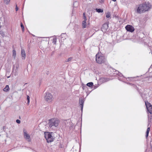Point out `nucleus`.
Instances as JSON below:
<instances>
[{
  "label": "nucleus",
  "instance_id": "nucleus-1",
  "mask_svg": "<svg viewBox=\"0 0 152 152\" xmlns=\"http://www.w3.org/2000/svg\"><path fill=\"white\" fill-rule=\"evenodd\" d=\"M151 5L148 3H145L144 4H140L137 9V13H140L148 11L151 8Z\"/></svg>",
  "mask_w": 152,
  "mask_h": 152
},
{
  "label": "nucleus",
  "instance_id": "nucleus-2",
  "mask_svg": "<svg viewBox=\"0 0 152 152\" xmlns=\"http://www.w3.org/2000/svg\"><path fill=\"white\" fill-rule=\"evenodd\" d=\"M59 121L56 118H53L49 120L48 125L50 128L54 129L58 125Z\"/></svg>",
  "mask_w": 152,
  "mask_h": 152
},
{
  "label": "nucleus",
  "instance_id": "nucleus-3",
  "mask_svg": "<svg viewBox=\"0 0 152 152\" xmlns=\"http://www.w3.org/2000/svg\"><path fill=\"white\" fill-rule=\"evenodd\" d=\"M96 61L97 63L101 64L105 62L106 59L103 56H100L99 55L97 54L96 55Z\"/></svg>",
  "mask_w": 152,
  "mask_h": 152
},
{
  "label": "nucleus",
  "instance_id": "nucleus-4",
  "mask_svg": "<svg viewBox=\"0 0 152 152\" xmlns=\"http://www.w3.org/2000/svg\"><path fill=\"white\" fill-rule=\"evenodd\" d=\"M45 99L46 101L50 102L53 100V96L50 93L46 92L45 94Z\"/></svg>",
  "mask_w": 152,
  "mask_h": 152
},
{
  "label": "nucleus",
  "instance_id": "nucleus-5",
  "mask_svg": "<svg viewBox=\"0 0 152 152\" xmlns=\"http://www.w3.org/2000/svg\"><path fill=\"white\" fill-rule=\"evenodd\" d=\"M45 137L48 142H51L53 141V137L52 136L51 134L48 132L45 133Z\"/></svg>",
  "mask_w": 152,
  "mask_h": 152
},
{
  "label": "nucleus",
  "instance_id": "nucleus-6",
  "mask_svg": "<svg viewBox=\"0 0 152 152\" xmlns=\"http://www.w3.org/2000/svg\"><path fill=\"white\" fill-rule=\"evenodd\" d=\"M145 104L146 106L148 111L150 114L152 113V105L148 102H145Z\"/></svg>",
  "mask_w": 152,
  "mask_h": 152
},
{
  "label": "nucleus",
  "instance_id": "nucleus-7",
  "mask_svg": "<svg viewBox=\"0 0 152 152\" xmlns=\"http://www.w3.org/2000/svg\"><path fill=\"white\" fill-rule=\"evenodd\" d=\"M23 135L25 138L26 140H27L28 142H30L31 141V139L30 136L27 133L26 131V130H23Z\"/></svg>",
  "mask_w": 152,
  "mask_h": 152
},
{
  "label": "nucleus",
  "instance_id": "nucleus-8",
  "mask_svg": "<svg viewBox=\"0 0 152 152\" xmlns=\"http://www.w3.org/2000/svg\"><path fill=\"white\" fill-rule=\"evenodd\" d=\"M125 28L127 31L131 32H133L134 30V27L129 25H127L126 26Z\"/></svg>",
  "mask_w": 152,
  "mask_h": 152
},
{
  "label": "nucleus",
  "instance_id": "nucleus-9",
  "mask_svg": "<svg viewBox=\"0 0 152 152\" xmlns=\"http://www.w3.org/2000/svg\"><path fill=\"white\" fill-rule=\"evenodd\" d=\"M108 24L107 23H104L102 27V31L103 32H105L108 28Z\"/></svg>",
  "mask_w": 152,
  "mask_h": 152
},
{
  "label": "nucleus",
  "instance_id": "nucleus-10",
  "mask_svg": "<svg viewBox=\"0 0 152 152\" xmlns=\"http://www.w3.org/2000/svg\"><path fill=\"white\" fill-rule=\"evenodd\" d=\"M84 103V101H83V99H81L79 100V104L80 105V107L81 108V110L82 111H83Z\"/></svg>",
  "mask_w": 152,
  "mask_h": 152
},
{
  "label": "nucleus",
  "instance_id": "nucleus-11",
  "mask_svg": "<svg viewBox=\"0 0 152 152\" xmlns=\"http://www.w3.org/2000/svg\"><path fill=\"white\" fill-rule=\"evenodd\" d=\"M21 56L23 57V59H25L26 56V53L25 51L23 49H22L21 51Z\"/></svg>",
  "mask_w": 152,
  "mask_h": 152
},
{
  "label": "nucleus",
  "instance_id": "nucleus-12",
  "mask_svg": "<svg viewBox=\"0 0 152 152\" xmlns=\"http://www.w3.org/2000/svg\"><path fill=\"white\" fill-rule=\"evenodd\" d=\"M9 90V88L8 85H6L5 87L4 88L3 91H7Z\"/></svg>",
  "mask_w": 152,
  "mask_h": 152
},
{
  "label": "nucleus",
  "instance_id": "nucleus-13",
  "mask_svg": "<svg viewBox=\"0 0 152 152\" xmlns=\"http://www.w3.org/2000/svg\"><path fill=\"white\" fill-rule=\"evenodd\" d=\"M93 85V83L92 82H89L87 83L86 84V86L89 87H92Z\"/></svg>",
  "mask_w": 152,
  "mask_h": 152
},
{
  "label": "nucleus",
  "instance_id": "nucleus-14",
  "mask_svg": "<svg viewBox=\"0 0 152 152\" xmlns=\"http://www.w3.org/2000/svg\"><path fill=\"white\" fill-rule=\"evenodd\" d=\"M150 127H148L147 131H146V137L147 138L148 136V134L149 133V132L150 131Z\"/></svg>",
  "mask_w": 152,
  "mask_h": 152
},
{
  "label": "nucleus",
  "instance_id": "nucleus-15",
  "mask_svg": "<svg viewBox=\"0 0 152 152\" xmlns=\"http://www.w3.org/2000/svg\"><path fill=\"white\" fill-rule=\"evenodd\" d=\"M82 26L83 28L86 27V21H83L82 22Z\"/></svg>",
  "mask_w": 152,
  "mask_h": 152
},
{
  "label": "nucleus",
  "instance_id": "nucleus-16",
  "mask_svg": "<svg viewBox=\"0 0 152 152\" xmlns=\"http://www.w3.org/2000/svg\"><path fill=\"white\" fill-rule=\"evenodd\" d=\"M96 10L99 13L102 12H103V9H96Z\"/></svg>",
  "mask_w": 152,
  "mask_h": 152
},
{
  "label": "nucleus",
  "instance_id": "nucleus-17",
  "mask_svg": "<svg viewBox=\"0 0 152 152\" xmlns=\"http://www.w3.org/2000/svg\"><path fill=\"white\" fill-rule=\"evenodd\" d=\"M73 58L72 57H70L68 59L66 60L65 62H69L71 61L72 60Z\"/></svg>",
  "mask_w": 152,
  "mask_h": 152
},
{
  "label": "nucleus",
  "instance_id": "nucleus-18",
  "mask_svg": "<svg viewBox=\"0 0 152 152\" xmlns=\"http://www.w3.org/2000/svg\"><path fill=\"white\" fill-rule=\"evenodd\" d=\"M110 16V12H107L106 13V17L107 18H109Z\"/></svg>",
  "mask_w": 152,
  "mask_h": 152
},
{
  "label": "nucleus",
  "instance_id": "nucleus-19",
  "mask_svg": "<svg viewBox=\"0 0 152 152\" xmlns=\"http://www.w3.org/2000/svg\"><path fill=\"white\" fill-rule=\"evenodd\" d=\"M4 1L6 4H8L10 1V0H4Z\"/></svg>",
  "mask_w": 152,
  "mask_h": 152
},
{
  "label": "nucleus",
  "instance_id": "nucleus-20",
  "mask_svg": "<svg viewBox=\"0 0 152 152\" xmlns=\"http://www.w3.org/2000/svg\"><path fill=\"white\" fill-rule=\"evenodd\" d=\"M56 38H54L53 39V43L54 44H56Z\"/></svg>",
  "mask_w": 152,
  "mask_h": 152
},
{
  "label": "nucleus",
  "instance_id": "nucleus-21",
  "mask_svg": "<svg viewBox=\"0 0 152 152\" xmlns=\"http://www.w3.org/2000/svg\"><path fill=\"white\" fill-rule=\"evenodd\" d=\"M16 55V51L15 50H13V56L15 58Z\"/></svg>",
  "mask_w": 152,
  "mask_h": 152
},
{
  "label": "nucleus",
  "instance_id": "nucleus-22",
  "mask_svg": "<svg viewBox=\"0 0 152 152\" xmlns=\"http://www.w3.org/2000/svg\"><path fill=\"white\" fill-rule=\"evenodd\" d=\"M83 19L84 20L83 21H86L87 20L86 17L85 15V13H84L83 14Z\"/></svg>",
  "mask_w": 152,
  "mask_h": 152
},
{
  "label": "nucleus",
  "instance_id": "nucleus-23",
  "mask_svg": "<svg viewBox=\"0 0 152 152\" xmlns=\"http://www.w3.org/2000/svg\"><path fill=\"white\" fill-rule=\"evenodd\" d=\"M27 99L28 100V102H27V104H29V102H30V97L28 96V95H27Z\"/></svg>",
  "mask_w": 152,
  "mask_h": 152
},
{
  "label": "nucleus",
  "instance_id": "nucleus-24",
  "mask_svg": "<svg viewBox=\"0 0 152 152\" xmlns=\"http://www.w3.org/2000/svg\"><path fill=\"white\" fill-rule=\"evenodd\" d=\"M20 26L22 29V31H23L24 29V27L22 23H20Z\"/></svg>",
  "mask_w": 152,
  "mask_h": 152
},
{
  "label": "nucleus",
  "instance_id": "nucleus-25",
  "mask_svg": "<svg viewBox=\"0 0 152 152\" xmlns=\"http://www.w3.org/2000/svg\"><path fill=\"white\" fill-rule=\"evenodd\" d=\"M0 34L3 37L5 36V34L3 32V31H0Z\"/></svg>",
  "mask_w": 152,
  "mask_h": 152
},
{
  "label": "nucleus",
  "instance_id": "nucleus-26",
  "mask_svg": "<svg viewBox=\"0 0 152 152\" xmlns=\"http://www.w3.org/2000/svg\"><path fill=\"white\" fill-rule=\"evenodd\" d=\"M151 121V118L148 119V126L149 124H150Z\"/></svg>",
  "mask_w": 152,
  "mask_h": 152
},
{
  "label": "nucleus",
  "instance_id": "nucleus-27",
  "mask_svg": "<svg viewBox=\"0 0 152 152\" xmlns=\"http://www.w3.org/2000/svg\"><path fill=\"white\" fill-rule=\"evenodd\" d=\"M16 122L18 124H20V120L18 119H17L16 120Z\"/></svg>",
  "mask_w": 152,
  "mask_h": 152
},
{
  "label": "nucleus",
  "instance_id": "nucleus-28",
  "mask_svg": "<svg viewBox=\"0 0 152 152\" xmlns=\"http://www.w3.org/2000/svg\"><path fill=\"white\" fill-rule=\"evenodd\" d=\"M104 0H100L99 2L101 3H103L104 2Z\"/></svg>",
  "mask_w": 152,
  "mask_h": 152
},
{
  "label": "nucleus",
  "instance_id": "nucleus-29",
  "mask_svg": "<svg viewBox=\"0 0 152 152\" xmlns=\"http://www.w3.org/2000/svg\"><path fill=\"white\" fill-rule=\"evenodd\" d=\"M15 10H16V11H17L18 10V7L17 6V5H16V8H15Z\"/></svg>",
  "mask_w": 152,
  "mask_h": 152
},
{
  "label": "nucleus",
  "instance_id": "nucleus-30",
  "mask_svg": "<svg viewBox=\"0 0 152 152\" xmlns=\"http://www.w3.org/2000/svg\"><path fill=\"white\" fill-rule=\"evenodd\" d=\"M17 75V72H15V76H16Z\"/></svg>",
  "mask_w": 152,
  "mask_h": 152
},
{
  "label": "nucleus",
  "instance_id": "nucleus-31",
  "mask_svg": "<svg viewBox=\"0 0 152 152\" xmlns=\"http://www.w3.org/2000/svg\"><path fill=\"white\" fill-rule=\"evenodd\" d=\"M86 87V86H83V89H84V88H85Z\"/></svg>",
  "mask_w": 152,
  "mask_h": 152
},
{
  "label": "nucleus",
  "instance_id": "nucleus-32",
  "mask_svg": "<svg viewBox=\"0 0 152 152\" xmlns=\"http://www.w3.org/2000/svg\"><path fill=\"white\" fill-rule=\"evenodd\" d=\"M121 75H121V73H118V75L119 76H120Z\"/></svg>",
  "mask_w": 152,
  "mask_h": 152
},
{
  "label": "nucleus",
  "instance_id": "nucleus-33",
  "mask_svg": "<svg viewBox=\"0 0 152 152\" xmlns=\"http://www.w3.org/2000/svg\"><path fill=\"white\" fill-rule=\"evenodd\" d=\"M113 1H116V0H112Z\"/></svg>",
  "mask_w": 152,
  "mask_h": 152
},
{
  "label": "nucleus",
  "instance_id": "nucleus-34",
  "mask_svg": "<svg viewBox=\"0 0 152 152\" xmlns=\"http://www.w3.org/2000/svg\"><path fill=\"white\" fill-rule=\"evenodd\" d=\"M64 34V33H62V34H61V36H62V35Z\"/></svg>",
  "mask_w": 152,
  "mask_h": 152
},
{
  "label": "nucleus",
  "instance_id": "nucleus-35",
  "mask_svg": "<svg viewBox=\"0 0 152 152\" xmlns=\"http://www.w3.org/2000/svg\"><path fill=\"white\" fill-rule=\"evenodd\" d=\"M131 78H132H132H133V77H131Z\"/></svg>",
  "mask_w": 152,
  "mask_h": 152
},
{
  "label": "nucleus",
  "instance_id": "nucleus-36",
  "mask_svg": "<svg viewBox=\"0 0 152 152\" xmlns=\"http://www.w3.org/2000/svg\"><path fill=\"white\" fill-rule=\"evenodd\" d=\"M90 0V1H91V0Z\"/></svg>",
  "mask_w": 152,
  "mask_h": 152
}]
</instances>
